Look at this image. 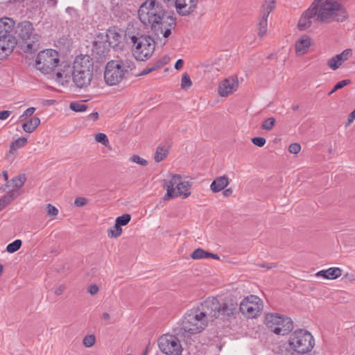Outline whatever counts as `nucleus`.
<instances>
[{"label":"nucleus","instance_id":"7c9ffc66","mask_svg":"<svg viewBox=\"0 0 355 355\" xmlns=\"http://www.w3.org/2000/svg\"><path fill=\"white\" fill-rule=\"evenodd\" d=\"M168 154V148L166 145H159L155 153L154 159L156 162L164 160Z\"/></svg>","mask_w":355,"mask_h":355},{"label":"nucleus","instance_id":"c03bdc74","mask_svg":"<svg viewBox=\"0 0 355 355\" xmlns=\"http://www.w3.org/2000/svg\"><path fill=\"white\" fill-rule=\"evenodd\" d=\"M130 160L143 166H146L148 164L147 160L140 157L139 155H137L131 156Z\"/></svg>","mask_w":355,"mask_h":355},{"label":"nucleus","instance_id":"7ed1b4c3","mask_svg":"<svg viewBox=\"0 0 355 355\" xmlns=\"http://www.w3.org/2000/svg\"><path fill=\"white\" fill-rule=\"evenodd\" d=\"M135 69V62L130 57L110 60L105 66V81L109 86L117 85Z\"/></svg>","mask_w":355,"mask_h":355},{"label":"nucleus","instance_id":"ea45409f","mask_svg":"<svg viewBox=\"0 0 355 355\" xmlns=\"http://www.w3.org/2000/svg\"><path fill=\"white\" fill-rule=\"evenodd\" d=\"M275 123V119L273 117H270L263 122L261 128L266 130H270L274 126Z\"/></svg>","mask_w":355,"mask_h":355},{"label":"nucleus","instance_id":"c85d7f7f","mask_svg":"<svg viewBox=\"0 0 355 355\" xmlns=\"http://www.w3.org/2000/svg\"><path fill=\"white\" fill-rule=\"evenodd\" d=\"M277 6V0H264L261 5V15L269 17Z\"/></svg>","mask_w":355,"mask_h":355},{"label":"nucleus","instance_id":"2eb2a0df","mask_svg":"<svg viewBox=\"0 0 355 355\" xmlns=\"http://www.w3.org/2000/svg\"><path fill=\"white\" fill-rule=\"evenodd\" d=\"M55 81L59 86L67 87L73 80V71L69 64H64L63 67L58 71L54 77Z\"/></svg>","mask_w":355,"mask_h":355},{"label":"nucleus","instance_id":"4468645a","mask_svg":"<svg viewBox=\"0 0 355 355\" xmlns=\"http://www.w3.org/2000/svg\"><path fill=\"white\" fill-rule=\"evenodd\" d=\"M94 62L92 58L88 55H80L76 57L73 61V73H93Z\"/></svg>","mask_w":355,"mask_h":355},{"label":"nucleus","instance_id":"20e7f679","mask_svg":"<svg viewBox=\"0 0 355 355\" xmlns=\"http://www.w3.org/2000/svg\"><path fill=\"white\" fill-rule=\"evenodd\" d=\"M197 308L187 311L181 323L174 329L175 333L185 336V334H195L201 332L207 324V320Z\"/></svg>","mask_w":355,"mask_h":355},{"label":"nucleus","instance_id":"a211bd4d","mask_svg":"<svg viewBox=\"0 0 355 355\" xmlns=\"http://www.w3.org/2000/svg\"><path fill=\"white\" fill-rule=\"evenodd\" d=\"M15 23L8 17L0 19V38L10 39L15 38L12 36Z\"/></svg>","mask_w":355,"mask_h":355},{"label":"nucleus","instance_id":"72a5a7b5","mask_svg":"<svg viewBox=\"0 0 355 355\" xmlns=\"http://www.w3.org/2000/svg\"><path fill=\"white\" fill-rule=\"evenodd\" d=\"M122 234V228L121 225H118L115 222L114 225L107 230V236L110 238H118Z\"/></svg>","mask_w":355,"mask_h":355},{"label":"nucleus","instance_id":"a19ab883","mask_svg":"<svg viewBox=\"0 0 355 355\" xmlns=\"http://www.w3.org/2000/svg\"><path fill=\"white\" fill-rule=\"evenodd\" d=\"M95 140L97 142L101 143L105 146H107L109 144L108 138H107V135L104 133L100 132V133L96 134L95 135Z\"/></svg>","mask_w":355,"mask_h":355},{"label":"nucleus","instance_id":"680f3d73","mask_svg":"<svg viewBox=\"0 0 355 355\" xmlns=\"http://www.w3.org/2000/svg\"><path fill=\"white\" fill-rule=\"evenodd\" d=\"M8 205V203L6 202V200L3 197H1L0 198V211L2 210Z\"/></svg>","mask_w":355,"mask_h":355},{"label":"nucleus","instance_id":"5fc2aeb1","mask_svg":"<svg viewBox=\"0 0 355 355\" xmlns=\"http://www.w3.org/2000/svg\"><path fill=\"white\" fill-rule=\"evenodd\" d=\"M98 287L96 284H92V285L89 286L88 288V292L91 295H95L98 293Z\"/></svg>","mask_w":355,"mask_h":355},{"label":"nucleus","instance_id":"423d86ee","mask_svg":"<svg viewBox=\"0 0 355 355\" xmlns=\"http://www.w3.org/2000/svg\"><path fill=\"white\" fill-rule=\"evenodd\" d=\"M288 343L291 349L299 354L309 352L315 345L312 334L303 329L293 332L290 335Z\"/></svg>","mask_w":355,"mask_h":355},{"label":"nucleus","instance_id":"5701e85b","mask_svg":"<svg viewBox=\"0 0 355 355\" xmlns=\"http://www.w3.org/2000/svg\"><path fill=\"white\" fill-rule=\"evenodd\" d=\"M17 41L15 38H0V57L8 55L15 47Z\"/></svg>","mask_w":355,"mask_h":355},{"label":"nucleus","instance_id":"f3484780","mask_svg":"<svg viewBox=\"0 0 355 355\" xmlns=\"http://www.w3.org/2000/svg\"><path fill=\"white\" fill-rule=\"evenodd\" d=\"M218 311L220 312V316L223 318L234 316L238 312V303L234 299L225 300L220 303Z\"/></svg>","mask_w":355,"mask_h":355},{"label":"nucleus","instance_id":"6e6d98bb","mask_svg":"<svg viewBox=\"0 0 355 355\" xmlns=\"http://www.w3.org/2000/svg\"><path fill=\"white\" fill-rule=\"evenodd\" d=\"M166 63V61L159 60L157 61L156 63L153 64V67H155V70H156L157 69L162 68Z\"/></svg>","mask_w":355,"mask_h":355},{"label":"nucleus","instance_id":"473e14b6","mask_svg":"<svg viewBox=\"0 0 355 355\" xmlns=\"http://www.w3.org/2000/svg\"><path fill=\"white\" fill-rule=\"evenodd\" d=\"M27 143V139L19 137L12 141L10 145V153H15L19 148L24 147Z\"/></svg>","mask_w":355,"mask_h":355},{"label":"nucleus","instance_id":"0eeeda50","mask_svg":"<svg viewBox=\"0 0 355 355\" xmlns=\"http://www.w3.org/2000/svg\"><path fill=\"white\" fill-rule=\"evenodd\" d=\"M60 63V55L55 49H48L38 53L35 67L37 70L44 74L53 72Z\"/></svg>","mask_w":355,"mask_h":355},{"label":"nucleus","instance_id":"a878e982","mask_svg":"<svg viewBox=\"0 0 355 355\" xmlns=\"http://www.w3.org/2000/svg\"><path fill=\"white\" fill-rule=\"evenodd\" d=\"M239 86L238 78L236 76H231L220 82L218 89H234Z\"/></svg>","mask_w":355,"mask_h":355},{"label":"nucleus","instance_id":"4d7b16f0","mask_svg":"<svg viewBox=\"0 0 355 355\" xmlns=\"http://www.w3.org/2000/svg\"><path fill=\"white\" fill-rule=\"evenodd\" d=\"M220 97H227L232 93V90H218Z\"/></svg>","mask_w":355,"mask_h":355},{"label":"nucleus","instance_id":"bb28decb","mask_svg":"<svg viewBox=\"0 0 355 355\" xmlns=\"http://www.w3.org/2000/svg\"><path fill=\"white\" fill-rule=\"evenodd\" d=\"M40 124V119L37 116L31 117L30 119L24 122L21 125L22 129L27 133L33 132Z\"/></svg>","mask_w":355,"mask_h":355},{"label":"nucleus","instance_id":"dca6fc26","mask_svg":"<svg viewBox=\"0 0 355 355\" xmlns=\"http://www.w3.org/2000/svg\"><path fill=\"white\" fill-rule=\"evenodd\" d=\"M181 181L182 176L180 175H173L171 180H164V187L166 189V193L164 196V200H168L171 198L177 197L175 188H178L179 183H180Z\"/></svg>","mask_w":355,"mask_h":355},{"label":"nucleus","instance_id":"2f4dec72","mask_svg":"<svg viewBox=\"0 0 355 355\" xmlns=\"http://www.w3.org/2000/svg\"><path fill=\"white\" fill-rule=\"evenodd\" d=\"M268 18L263 15H261L258 24V32L257 34L259 37H263L268 31Z\"/></svg>","mask_w":355,"mask_h":355},{"label":"nucleus","instance_id":"412c9836","mask_svg":"<svg viewBox=\"0 0 355 355\" xmlns=\"http://www.w3.org/2000/svg\"><path fill=\"white\" fill-rule=\"evenodd\" d=\"M312 44L311 38L304 35L301 36L295 42V51L297 55H302L306 53Z\"/></svg>","mask_w":355,"mask_h":355},{"label":"nucleus","instance_id":"3c124183","mask_svg":"<svg viewBox=\"0 0 355 355\" xmlns=\"http://www.w3.org/2000/svg\"><path fill=\"white\" fill-rule=\"evenodd\" d=\"M35 110H36L35 107H31L26 109L24 112V116H27V117H30V116H31L34 114Z\"/></svg>","mask_w":355,"mask_h":355},{"label":"nucleus","instance_id":"ddd939ff","mask_svg":"<svg viewBox=\"0 0 355 355\" xmlns=\"http://www.w3.org/2000/svg\"><path fill=\"white\" fill-rule=\"evenodd\" d=\"M202 316L208 320V318H218L220 317V302L216 297H208L197 307Z\"/></svg>","mask_w":355,"mask_h":355},{"label":"nucleus","instance_id":"f704fd0d","mask_svg":"<svg viewBox=\"0 0 355 355\" xmlns=\"http://www.w3.org/2000/svg\"><path fill=\"white\" fill-rule=\"evenodd\" d=\"M87 105L78 101H73L69 104V108L76 112H83L87 110Z\"/></svg>","mask_w":355,"mask_h":355},{"label":"nucleus","instance_id":"69168bd1","mask_svg":"<svg viewBox=\"0 0 355 355\" xmlns=\"http://www.w3.org/2000/svg\"><path fill=\"white\" fill-rule=\"evenodd\" d=\"M232 189L229 188V189H226L225 190H224L223 193L225 196H229L232 194Z\"/></svg>","mask_w":355,"mask_h":355},{"label":"nucleus","instance_id":"c756f323","mask_svg":"<svg viewBox=\"0 0 355 355\" xmlns=\"http://www.w3.org/2000/svg\"><path fill=\"white\" fill-rule=\"evenodd\" d=\"M26 180V177L25 174H19V175L13 178L9 183L5 185L6 187H12L16 189H20L23 185L24 184Z\"/></svg>","mask_w":355,"mask_h":355},{"label":"nucleus","instance_id":"9b49d317","mask_svg":"<svg viewBox=\"0 0 355 355\" xmlns=\"http://www.w3.org/2000/svg\"><path fill=\"white\" fill-rule=\"evenodd\" d=\"M159 347L166 355H181L182 347L179 339L172 334H164L158 340Z\"/></svg>","mask_w":355,"mask_h":355},{"label":"nucleus","instance_id":"f257e3e1","mask_svg":"<svg viewBox=\"0 0 355 355\" xmlns=\"http://www.w3.org/2000/svg\"><path fill=\"white\" fill-rule=\"evenodd\" d=\"M348 17V12L340 2L336 0H314L300 18L298 27L301 30H306L319 22H343Z\"/></svg>","mask_w":355,"mask_h":355},{"label":"nucleus","instance_id":"a18cd8bd","mask_svg":"<svg viewBox=\"0 0 355 355\" xmlns=\"http://www.w3.org/2000/svg\"><path fill=\"white\" fill-rule=\"evenodd\" d=\"M252 142L258 147H262L266 144V140L261 137H257L252 139Z\"/></svg>","mask_w":355,"mask_h":355},{"label":"nucleus","instance_id":"e2e57ef3","mask_svg":"<svg viewBox=\"0 0 355 355\" xmlns=\"http://www.w3.org/2000/svg\"><path fill=\"white\" fill-rule=\"evenodd\" d=\"M182 66H183V60L182 59H179L176 61L174 67L176 69H180V68L182 67Z\"/></svg>","mask_w":355,"mask_h":355},{"label":"nucleus","instance_id":"58836bf2","mask_svg":"<svg viewBox=\"0 0 355 355\" xmlns=\"http://www.w3.org/2000/svg\"><path fill=\"white\" fill-rule=\"evenodd\" d=\"M131 220V216L130 214H123L116 218L115 222L117 223L118 225L123 226L126 225Z\"/></svg>","mask_w":355,"mask_h":355},{"label":"nucleus","instance_id":"338daca9","mask_svg":"<svg viewBox=\"0 0 355 355\" xmlns=\"http://www.w3.org/2000/svg\"><path fill=\"white\" fill-rule=\"evenodd\" d=\"M345 278L349 279V281H354L355 279L354 275L353 274H349V273H347L345 275Z\"/></svg>","mask_w":355,"mask_h":355},{"label":"nucleus","instance_id":"052dcab7","mask_svg":"<svg viewBox=\"0 0 355 355\" xmlns=\"http://www.w3.org/2000/svg\"><path fill=\"white\" fill-rule=\"evenodd\" d=\"M153 71H155V67H153L152 65L150 67H147V68L144 69L141 72V75H146Z\"/></svg>","mask_w":355,"mask_h":355},{"label":"nucleus","instance_id":"de8ad7c7","mask_svg":"<svg viewBox=\"0 0 355 355\" xmlns=\"http://www.w3.org/2000/svg\"><path fill=\"white\" fill-rule=\"evenodd\" d=\"M301 150V146L297 143H293L288 147V150L291 153L297 154Z\"/></svg>","mask_w":355,"mask_h":355},{"label":"nucleus","instance_id":"cd10ccee","mask_svg":"<svg viewBox=\"0 0 355 355\" xmlns=\"http://www.w3.org/2000/svg\"><path fill=\"white\" fill-rule=\"evenodd\" d=\"M191 187V183L189 181H181L177 188V196H182L183 198H187L191 194L189 189Z\"/></svg>","mask_w":355,"mask_h":355},{"label":"nucleus","instance_id":"8fccbe9b","mask_svg":"<svg viewBox=\"0 0 355 355\" xmlns=\"http://www.w3.org/2000/svg\"><path fill=\"white\" fill-rule=\"evenodd\" d=\"M87 203V200L85 198H83V197H78V198H76L75 201H74V204L76 205V206L77 207H82V206H84Z\"/></svg>","mask_w":355,"mask_h":355},{"label":"nucleus","instance_id":"6e6552de","mask_svg":"<svg viewBox=\"0 0 355 355\" xmlns=\"http://www.w3.org/2000/svg\"><path fill=\"white\" fill-rule=\"evenodd\" d=\"M266 324L267 327L277 335H287L293 329V322L291 318L279 313L267 314Z\"/></svg>","mask_w":355,"mask_h":355},{"label":"nucleus","instance_id":"c9c22d12","mask_svg":"<svg viewBox=\"0 0 355 355\" xmlns=\"http://www.w3.org/2000/svg\"><path fill=\"white\" fill-rule=\"evenodd\" d=\"M208 254L209 252L205 251L202 248H197L192 252L191 257L193 259H201L207 258Z\"/></svg>","mask_w":355,"mask_h":355},{"label":"nucleus","instance_id":"79ce46f5","mask_svg":"<svg viewBox=\"0 0 355 355\" xmlns=\"http://www.w3.org/2000/svg\"><path fill=\"white\" fill-rule=\"evenodd\" d=\"M95 341L94 335H87L83 338V343L86 347H91L94 345Z\"/></svg>","mask_w":355,"mask_h":355},{"label":"nucleus","instance_id":"9d476101","mask_svg":"<svg viewBox=\"0 0 355 355\" xmlns=\"http://www.w3.org/2000/svg\"><path fill=\"white\" fill-rule=\"evenodd\" d=\"M121 36L114 29H108L104 35L101 33L93 42V47L98 53H105L110 46H116Z\"/></svg>","mask_w":355,"mask_h":355},{"label":"nucleus","instance_id":"37998d69","mask_svg":"<svg viewBox=\"0 0 355 355\" xmlns=\"http://www.w3.org/2000/svg\"><path fill=\"white\" fill-rule=\"evenodd\" d=\"M192 85V81L188 73H185L182 75L181 79V87L182 88L189 87Z\"/></svg>","mask_w":355,"mask_h":355},{"label":"nucleus","instance_id":"864d4df0","mask_svg":"<svg viewBox=\"0 0 355 355\" xmlns=\"http://www.w3.org/2000/svg\"><path fill=\"white\" fill-rule=\"evenodd\" d=\"M163 2L168 6V8L175 7L177 5L178 0H162Z\"/></svg>","mask_w":355,"mask_h":355},{"label":"nucleus","instance_id":"39448f33","mask_svg":"<svg viewBox=\"0 0 355 355\" xmlns=\"http://www.w3.org/2000/svg\"><path fill=\"white\" fill-rule=\"evenodd\" d=\"M130 41L132 43V53L137 60H147L155 51V42L149 35H132L130 37Z\"/></svg>","mask_w":355,"mask_h":355},{"label":"nucleus","instance_id":"e433bc0d","mask_svg":"<svg viewBox=\"0 0 355 355\" xmlns=\"http://www.w3.org/2000/svg\"><path fill=\"white\" fill-rule=\"evenodd\" d=\"M21 241L20 239H17L7 245L6 250L10 253L15 252L21 248Z\"/></svg>","mask_w":355,"mask_h":355},{"label":"nucleus","instance_id":"4be33fe9","mask_svg":"<svg viewBox=\"0 0 355 355\" xmlns=\"http://www.w3.org/2000/svg\"><path fill=\"white\" fill-rule=\"evenodd\" d=\"M92 77L93 73H89L88 72L73 73V82L77 87L82 88L89 85Z\"/></svg>","mask_w":355,"mask_h":355},{"label":"nucleus","instance_id":"f8f14e48","mask_svg":"<svg viewBox=\"0 0 355 355\" xmlns=\"http://www.w3.org/2000/svg\"><path fill=\"white\" fill-rule=\"evenodd\" d=\"M262 307L261 299L256 295H250L241 301L239 311L249 318H255L261 312Z\"/></svg>","mask_w":355,"mask_h":355},{"label":"nucleus","instance_id":"4c0bfd02","mask_svg":"<svg viewBox=\"0 0 355 355\" xmlns=\"http://www.w3.org/2000/svg\"><path fill=\"white\" fill-rule=\"evenodd\" d=\"M19 195V191L17 189H12L8 193L3 196V198L9 204L15 200Z\"/></svg>","mask_w":355,"mask_h":355},{"label":"nucleus","instance_id":"13d9d810","mask_svg":"<svg viewBox=\"0 0 355 355\" xmlns=\"http://www.w3.org/2000/svg\"><path fill=\"white\" fill-rule=\"evenodd\" d=\"M66 287L64 284L60 285L55 291V294L56 295H60L63 291L65 290Z\"/></svg>","mask_w":355,"mask_h":355},{"label":"nucleus","instance_id":"aec40b11","mask_svg":"<svg viewBox=\"0 0 355 355\" xmlns=\"http://www.w3.org/2000/svg\"><path fill=\"white\" fill-rule=\"evenodd\" d=\"M351 53V49H345L341 53L337 54L332 58L329 59L327 62V65L330 69L336 70L349 58Z\"/></svg>","mask_w":355,"mask_h":355},{"label":"nucleus","instance_id":"774afa93","mask_svg":"<svg viewBox=\"0 0 355 355\" xmlns=\"http://www.w3.org/2000/svg\"><path fill=\"white\" fill-rule=\"evenodd\" d=\"M207 258H212V259H219V257H218V254H213V253H211V252H209Z\"/></svg>","mask_w":355,"mask_h":355},{"label":"nucleus","instance_id":"09e8293b","mask_svg":"<svg viewBox=\"0 0 355 355\" xmlns=\"http://www.w3.org/2000/svg\"><path fill=\"white\" fill-rule=\"evenodd\" d=\"M349 83H350V80H349V79L342 80L338 82L334 85L333 89H342L344 87L349 85Z\"/></svg>","mask_w":355,"mask_h":355},{"label":"nucleus","instance_id":"49530a36","mask_svg":"<svg viewBox=\"0 0 355 355\" xmlns=\"http://www.w3.org/2000/svg\"><path fill=\"white\" fill-rule=\"evenodd\" d=\"M46 211L48 216H55L58 214V209L51 204H48L46 206Z\"/></svg>","mask_w":355,"mask_h":355},{"label":"nucleus","instance_id":"6ab92c4d","mask_svg":"<svg viewBox=\"0 0 355 355\" xmlns=\"http://www.w3.org/2000/svg\"><path fill=\"white\" fill-rule=\"evenodd\" d=\"M198 0H178L175 6L177 12L182 15H187L196 8Z\"/></svg>","mask_w":355,"mask_h":355},{"label":"nucleus","instance_id":"bf43d9fd","mask_svg":"<svg viewBox=\"0 0 355 355\" xmlns=\"http://www.w3.org/2000/svg\"><path fill=\"white\" fill-rule=\"evenodd\" d=\"M355 120V110H354L348 116L347 118V124L349 125L351 123H352Z\"/></svg>","mask_w":355,"mask_h":355},{"label":"nucleus","instance_id":"b1692460","mask_svg":"<svg viewBox=\"0 0 355 355\" xmlns=\"http://www.w3.org/2000/svg\"><path fill=\"white\" fill-rule=\"evenodd\" d=\"M342 272L343 270L340 268L332 267L327 270H320L315 275L327 279H336L342 275Z\"/></svg>","mask_w":355,"mask_h":355},{"label":"nucleus","instance_id":"0e129e2a","mask_svg":"<svg viewBox=\"0 0 355 355\" xmlns=\"http://www.w3.org/2000/svg\"><path fill=\"white\" fill-rule=\"evenodd\" d=\"M98 116L99 115L97 112H94L89 115V118L93 121H96L98 119Z\"/></svg>","mask_w":355,"mask_h":355},{"label":"nucleus","instance_id":"1a4fd4ad","mask_svg":"<svg viewBox=\"0 0 355 355\" xmlns=\"http://www.w3.org/2000/svg\"><path fill=\"white\" fill-rule=\"evenodd\" d=\"M15 33L24 42L22 50L25 53H33L37 50L36 42L39 40L37 34H33V24L28 21H24L17 24Z\"/></svg>","mask_w":355,"mask_h":355},{"label":"nucleus","instance_id":"f03ea898","mask_svg":"<svg viewBox=\"0 0 355 355\" xmlns=\"http://www.w3.org/2000/svg\"><path fill=\"white\" fill-rule=\"evenodd\" d=\"M138 16L142 24L150 26L157 35L160 33L165 38L170 35L175 24L173 19L155 0H147L143 3L138 10Z\"/></svg>","mask_w":355,"mask_h":355},{"label":"nucleus","instance_id":"603ef678","mask_svg":"<svg viewBox=\"0 0 355 355\" xmlns=\"http://www.w3.org/2000/svg\"><path fill=\"white\" fill-rule=\"evenodd\" d=\"M11 114V111L3 110L0 112V120H5Z\"/></svg>","mask_w":355,"mask_h":355},{"label":"nucleus","instance_id":"393cba45","mask_svg":"<svg viewBox=\"0 0 355 355\" xmlns=\"http://www.w3.org/2000/svg\"><path fill=\"white\" fill-rule=\"evenodd\" d=\"M229 184L228 179L226 176H220L216 178L211 184V190L216 193L224 189Z\"/></svg>","mask_w":355,"mask_h":355}]
</instances>
